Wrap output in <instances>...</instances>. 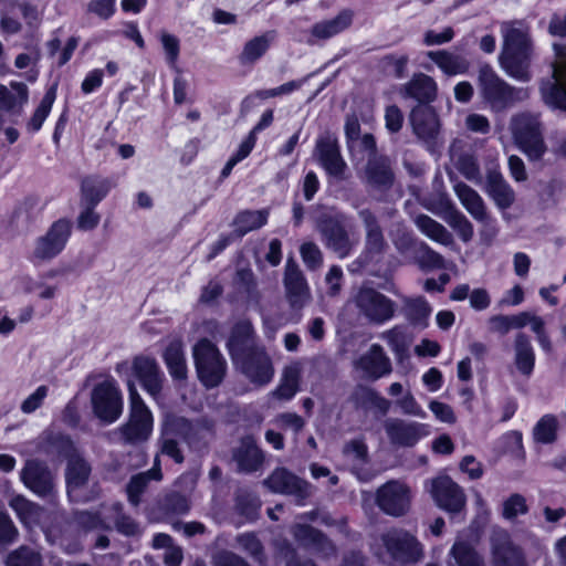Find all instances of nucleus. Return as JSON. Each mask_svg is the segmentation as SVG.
<instances>
[{
	"instance_id": "obj_1",
	"label": "nucleus",
	"mask_w": 566,
	"mask_h": 566,
	"mask_svg": "<svg viewBox=\"0 0 566 566\" xmlns=\"http://www.w3.org/2000/svg\"><path fill=\"white\" fill-rule=\"evenodd\" d=\"M478 88L483 102L494 112H503L528 97V90L504 81L490 64L478 71Z\"/></svg>"
},
{
	"instance_id": "obj_2",
	"label": "nucleus",
	"mask_w": 566,
	"mask_h": 566,
	"mask_svg": "<svg viewBox=\"0 0 566 566\" xmlns=\"http://www.w3.org/2000/svg\"><path fill=\"white\" fill-rule=\"evenodd\" d=\"M129 394V418L119 428L120 438L125 443L138 444L146 440L153 431V415L139 396L134 381H127Z\"/></svg>"
},
{
	"instance_id": "obj_3",
	"label": "nucleus",
	"mask_w": 566,
	"mask_h": 566,
	"mask_svg": "<svg viewBox=\"0 0 566 566\" xmlns=\"http://www.w3.org/2000/svg\"><path fill=\"white\" fill-rule=\"evenodd\" d=\"M510 130L518 148L531 160H538L546 153L542 124L536 115L518 113L511 117Z\"/></svg>"
},
{
	"instance_id": "obj_4",
	"label": "nucleus",
	"mask_w": 566,
	"mask_h": 566,
	"mask_svg": "<svg viewBox=\"0 0 566 566\" xmlns=\"http://www.w3.org/2000/svg\"><path fill=\"white\" fill-rule=\"evenodd\" d=\"M352 303L358 316L374 325H381L390 321L397 310L395 301L378 290L367 285H363L356 290L352 296Z\"/></svg>"
},
{
	"instance_id": "obj_5",
	"label": "nucleus",
	"mask_w": 566,
	"mask_h": 566,
	"mask_svg": "<svg viewBox=\"0 0 566 566\" xmlns=\"http://www.w3.org/2000/svg\"><path fill=\"white\" fill-rule=\"evenodd\" d=\"M195 367L201 384L207 388L219 386L227 374V361L218 347L207 338L192 348Z\"/></svg>"
},
{
	"instance_id": "obj_6",
	"label": "nucleus",
	"mask_w": 566,
	"mask_h": 566,
	"mask_svg": "<svg viewBox=\"0 0 566 566\" xmlns=\"http://www.w3.org/2000/svg\"><path fill=\"white\" fill-rule=\"evenodd\" d=\"M552 80L542 82L541 94L546 105L566 112V44L554 43Z\"/></svg>"
},
{
	"instance_id": "obj_7",
	"label": "nucleus",
	"mask_w": 566,
	"mask_h": 566,
	"mask_svg": "<svg viewBox=\"0 0 566 566\" xmlns=\"http://www.w3.org/2000/svg\"><path fill=\"white\" fill-rule=\"evenodd\" d=\"M91 402L94 415L104 423L115 422L123 412L122 391L114 379L95 385Z\"/></svg>"
},
{
	"instance_id": "obj_8",
	"label": "nucleus",
	"mask_w": 566,
	"mask_h": 566,
	"mask_svg": "<svg viewBox=\"0 0 566 566\" xmlns=\"http://www.w3.org/2000/svg\"><path fill=\"white\" fill-rule=\"evenodd\" d=\"M214 423L206 417L190 421L185 417L167 413V432H177L190 448L200 449L213 436Z\"/></svg>"
},
{
	"instance_id": "obj_9",
	"label": "nucleus",
	"mask_w": 566,
	"mask_h": 566,
	"mask_svg": "<svg viewBox=\"0 0 566 566\" xmlns=\"http://www.w3.org/2000/svg\"><path fill=\"white\" fill-rule=\"evenodd\" d=\"M438 507L450 514L461 513L467 505L464 490L449 475H439L426 483Z\"/></svg>"
},
{
	"instance_id": "obj_10",
	"label": "nucleus",
	"mask_w": 566,
	"mask_h": 566,
	"mask_svg": "<svg viewBox=\"0 0 566 566\" xmlns=\"http://www.w3.org/2000/svg\"><path fill=\"white\" fill-rule=\"evenodd\" d=\"M91 470L90 463L83 458L73 455L69 459L65 479L71 501L87 502L98 495L96 488H90Z\"/></svg>"
},
{
	"instance_id": "obj_11",
	"label": "nucleus",
	"mask_w": 566,
	"mask_h": 566,
	"mask_svg": "<svg viewBox=\"0 0 566 566\" xmlns=\"http://www.w3.org/2000/svg\"><path fill=\"white\" fill-rule=\"evenodd\" d=\"M381 542L391 558L399 564L417 563L423 557L421 543L405 530H389L381 535Z\"/></svg>"
},
{
	"instance_id": "obj_12",
	"label": "nucleus",
	"mask_w": 566,
	"mask_h": 566,
	"mask_svg": "<svg viewBox=\"0 0 566 566\" xmlns=\"http://www.w3.org/2000/svg\"><path fill=\"white\" fill-rule=\"evenodd\" d=\"M375 501L385 514L400 517L410 510L411 491L406 483L391 480L378 488Z\"/></svg>"
},
{
	"instance_id": "obj_13",
	"label": "nucleus",
	"mask_w": 566,
	"mask_h": 566,
	"mask_svg": "<svg viewBox=\"0 0 566 566\" xmlns=\"http://www.w3.org/2000/svg\"><path fill=\"white\" fill-rule=\"evenodd\" d=\"M313 155L327 175L338 180L346 179L347 164L340 154L338 139L335 134L329 132L322 134L316 140Z\"/></svg>"
},
{
	"instance_id": "obj_14",
	"label": "nucleus",
	"mask_w": 566,
	"mask_h": 566,
	"mask_svg": "<svg viewBox=\"0 0 566 566\" xmlns=\"http://www.w3.org/2000/svg\"><path fill=\"white\" fill-rule=\"evenodd\" d=\"M283 286L285 300L293 311H302L312 301L308 283L298 264L291 258L286 261Z\"/></svg>"
},
{
	"instance_id": "obj_15",
	"label": "nucleus",
	"mask_w": 566,
	"mask_h": 566,
	"mask_svg": "<svg viewBox=\"0 0 566 566\" xmlns=\"http://www.w3.org/2000/svg\"><path fill=\"white\" fill-rule=\"evenodd\" d=\"M264 484L274 493L294 496L298 504H303L314 492L311 483L285 468L274 469Z\"/></svg>"
},
{
	"instance_id": "obj_16",
	"label": "nucleus",
	"mask_w": 566,
	"mask_h": 566,
	"mask_svg": "<svg viewBox=\"0 0 566 566\" xmlns=\"http://www.w3.org/2000/svg\"><path fill=\"white\" fill-rule=\"evenodd\" d=\"M233 361L244 376L258 386H264L273 378L274 369L271 358L262 347L254 348Z\"/></svg>"
},
{
	"instance_id": "obj_17",
	"label": "nucleus",
	"mask_w": 566,
	"mask_h": 566,
	"mask_svg": "<svg viewBox=\"0 0 566 566\" xmlns=\"http://www.w3.org/2000/svg\"><path fill=\"white\" fill-rule=\"evenodd\" d=\"M384 429L389 442L395 447L411 448L428 434V426L416 421H407L400 418H388L384 422Z\"/></svg>"
},
{
	"instance_id": "obj_18",
	"label": "nucleus",
	"mask_w": 566,
	"mask_h": 566,
	"mask_svg": "<svg viewBox=\"0 0 566 566\" xmlns=\"http://www.w3.org/2000/svg\"><path fill=\"white\" fill-rule=\"evenodd\" d=\"M490 542L496 566H527L523 549L513 543L506 530L494 527Z\"/></svg>"
},
{
	"instance_id": "obj_19",
	"label": "nucleus",
	"mask_w": 566,
	"mask_h": 566,
	"mask_svg": "<svg viewBox=\"0 0 566 566\" xmlns=\"http://www.w3.org/2000/svg\"><path fill=\"white\" fill-rule=\"evenodd\" d=\"M294 539L303 547L312 549L323 559L337 555V547L322 531L306 524H296L292 527Z\"/></svg>"
},
{
	"instance_id": "obj_20",
	"label": "nucleus",
	"mask_w": 566,
	"mask_h": 566,
	"mask_svg": "<svg viewBox=\"0 0 566 566\" xmlns=\"http://www.w3.org/2000/svg\"><path fill=\"white\" fill-rule=\"evenodd\" d=\"M317 229L325 245L339 258H345L350 253L355 242L350 240L347 230L338 219L322 218L318 221Z\"/></svg>"
},
{
	"instance_id": "obj_21",
	"label": "nucleus",
	"mask_w": 566,
	"mask_h": 566,
	"mask_svg": "<svg viewBox=\"0 0 566 566\" xmlns=\"http://www.w3.org/2000/svg\"><path fill=\"white\" fill-rule=\"evenodd\" d=\"M132 370L143 388L155 400H158L160 398L165 376L156 359L148 356H137L132 363Z\"/></svg>"
},
{
	"instance_id": "obj_22",
	"label": "nucleus",
	"mask_w": 566,
	"mask_h": 566,
	"mask_svg": "<svg viewBox=\"0 0 566 566\" xmlns=\"http://www.w3.org/2000/svg\"><path fill=\"white\" fill-rule=\"evenodd\" d=\"M71 233V226L65 220L54 222L45 235L41 237L34 249V256L49 260L57 255L65 247Z\"/></svg>"
},
{
	"instance_id": "obj_23",
	"label": "nucleus",
	"mask_w": 566,
	"mask_h": 566,
	"mask_svg": "<svg viewBox=\"0 0 566 566\" xmlns=\"http://www.w3.org/2000/svg\"><path fill=\"white\" fill-rule=\"evenodd\" d=\"M503 38L501 53L533 52L530 27L521 20L505 21L501 24Z\"/></svg>"
},
{
	"instance_id": "obj_24",
	"label": "nucleus",
	"mask_w": 566,
	"mask_h": 566,
	"mask_svg": "<svg viewBox=\"0 0 566 566\" xmlns=\"http://www.w3.org/2000/svg\"><path fill=\"white\" fill-rule=\"evenodd\" d=\"M24 485L40 496L51 495L54 478L48 467L38 460H28L21 471Z\"/></svg>"
},
{
	"instance_id": "obj_25",
	"label": "nucleus",
	"mask_w": 566,
	"mask_h": 566,
	"mask_svg": "<svg viewBox=\"0 0 566 566\" xmlns=\"http://www.w3.org/2000/svg\"><path fill=\"white\" fill-rule=\"evenodd\" d=\"M232 460L240 472L251 473L258 471L264 462L263 451L255 439L248 434L242 437L232 449Z\"/></svg>"
},
{
	"instance_id": "obj_26",
	"label": "nucleus",
	"mask_w": 566,
	"mask_h": 566,
	"mask_svg": "<svg viewBox=\"0 0 566 566\" xmlns=\"http://www.w3.org/2000/svg\"><path fill=\"white\" fill-rule=\"evenodd\" d=\"M413 133L426 143L434 140L440 130V122L436 111L426 105H418L410 113Z\"/></svg>"
},
{
	"instance_id": "obj_27",
	"label": "nucleus",
	"mask_w": 566,
	"mask_h": 566,
	"mask_svg": "<svg viewBox=\"0 0 566 566\" xmlns=\"http://www.w3.org/2000/svg\"><path fill=\"white\" fill-rule=\"evenodd\" d=\"M355 365L356 368L360 369L367 377L373 379H378L390 374L392 370L389 357L378 344H373L370 348L359 357Z\"/></svg>"
},
{
	"instance_id": "obj_28",
	"label": "nucleus",
	"mask_w": 566,
	"mask_h": 566,
	"mask_svg": "<svg viewBox=\"0 0 566 566\" xmlns=\"http://www.w3.org/2000/svg\"><path fill=\"white\" fill-rule=\"evenodd\" d=\"M436 81L424 73H415L412 77L400 87V95L403 98H412L421 104H427L437 97Z\"/></svg>"
},
{
	"instance_id": "obj_29",
	"label": "nucleus",
	"mask_w": 566,
	"mask_h": 566,
	"mask_svg": "<svg viewBox=\"0 0 566 566\" xmlns=\"http://www.w3.org/2000/svg\"><path fill=\"white\" fill-rule=\"evenodd\" d=\"M533 52L500 53L499 64L505 74L522 83L531 81Z\"/></svg>"
},
{
	"instance_id": "obj_30",
	"label": "nucleus",
	"mask_w": 566,
	"mask_h": 566,
	"mask_svg": "<svg viewBox=\"0 0 566 566\" xmlns=\"http://www.w3.org/2000/svg\"><path fill=\"white\" fill-rule=\"evenodd\" d=\"M484 190L501 210L509 209L515 201L514 190L495 169L488 171Z\"/></svg>"
},
{
	"instance_id": "obj_31",
	"label": "nucleus",
	"mask_w": 566,
	"mask_h": 566,
	"mask_svg": "<svg viewBox=\"0 0 566 566\" xmlns=\"http://www.w3.org/2000/svg\"><path fill=\"white\" fill-rule=\"evenodd\" d=\"M364 180L378 189H389L394 184L390 161L384 156L368 157Z\"/></svg>"
},
{
	"instance_id": "obj_32",
	"label": "nucleus",
	"mask_w": 566,
	"mask_h": 566,
	"mask_svg": "<svg viewBox=\"0 0 566 566\" xmlns=\"http://www.w3.org/2000/svg\"><path fill=\"white\" fill-rule=\"evenodd\" d=\"M453 189L461 205L475 221L481 223L490 221L485 202L478 191L464 182H457Z\"/></svg>"
},
{
	"instance_id": "obj_33",
	"label": "nucleus",
	"mask_w": 566,
	"mask_h": 566,
	"mask_svg": "<svg viewBox=\"0 0 566 566\" xmlns=\"http://www.w3.org/2000/svg\"><path fill=\"white\" fill-rule=\"evenodd\" d=\"M227 346L233 360L240 359L250 350L258 348L259 346H254L251 323L248 321L237 323L231 331Z\"/></svg>"
},
{
	"instance_id": "obj_34",
	"label": "nucleus",
	"mask_w": 566,
	"mask_h": 566,
	"mask_svg": "<svg viewBox=\"0 0 566 566\" xmlns=\"http://www.w3.org/2000/svg\"><path fill=\"white\" fill-rule=\"evenodd\" d=\"M353 19V10L344 9L336 17L315 23L311 28V35L316 40L331 39L347 30L352 25Z\"/></svg>"
},
{
	"instance_id": "obj_35",
	"label": "nucleus",
	"mask_w": 566,
	"mask_h": 566,
	"mask_svg": "<svg viewBox=\"0 0 566 566\" xmlns=\"http://www.w3.org/2000/svg\"><path fill=\"white\" fill-rule=\"evenodd\" d=\"M163 478L158 459H155L154 467L145 472L137 473L130 478L126 485L127 500L130 505L137 507L142 502V495L146 492L150 481H160Z\"/></svg>"
},
{
	"instance_id": "obj_36",
	"label": "nucleus",
	"mask_w": 566,
	"mask_h": 566,
	"mask_svg": "<svg viewBox=\"0 0 566 566\" xmlns=\"http://www.w3.org/2000/svg\"><path fill=\"white\" fill-rule=\"evenodd\" d=\"M427 56L449 76L464 74L470 67V62L464 56L446 50L429 51Z\"/></svg>"
},
{
	"instance_id": "obj_37",
	"label": "nucleus",
	"mask_w": 566,
	"mask_h": 566,
	"mask_svg": "<svg viewBox=\"0 0 566 566\" xmlns=\"http://www.w3.org/2000/svg\"><path fill=\"white\" fill-rule=\"evenodd\" d=\"M514 363L520 373L530 376L535 365V354L528 336L517 333L514 340Z\"/></svg>"
},
{
	"instance_id": "obj_38",
	"label": "nucleus",
	"mask_w": 566,
	"mask_h": 566,
	"mask_svg": "<svg viewBox=\"0 0 566 566\" xmlns=\"http://www.w3.org/2000/svg\"><path fill=\"white\" fill-rule=\"evenodd\" d=\"M448 566H484V560L470 543L459 539L449 552Z\"/></svg>"
},
{
	"instance_id": "obj_39",
	"label": "nucleus",
	"mask_w": 566,
	"mask_h": 566,
	"mask_svg": "<svg viewBox=\"0 0 566 566\" xmlns=\"http://www.w3.org/2000/svg\"><path fill=\"white\" fill-rule=\"evenodd\" d=\"M114 187V182L108 178L97 176L86 177L82 181V196L86 205L96 206L102 201L109 190Z\"/></svg>"
},
{
	"instance_id": "obj_40",
	"label": "nucleus",
	"mask_w": 566,
	"mask_h": 566,
	"mask_svg": "<svg viewBox=\"0 0 566 566\" xmlns=\"http://www.w3.org/2000/svg\"><path fill=\"white\" fill-rule=\"evenodd\" d=\"M164 360L174 379L185 380L187 378V364L180 340H174L167 346Z\"/></svg>"
},
{
	"instance_id": "obj_41",
	"label": "nucleus",
	"mask_w": 566,
	"mask_h": 566,
	"mask_svg": "<svg viewBox=\"0 0 566 566\" xmlns=\"http://www.w3.org/2000/svg\"><path fill=\"white\" fill-rule=\"evenodd\" d=\"M111 512L112 515L109 517L118 533L128 537H139L143 534L140 524L124 511L122 503H114Z\"/></svg>"
},
{
	"instance_id": "obj_42",
	"label": "nucleus",
	"mask_w": 566,
	"mask_h": 566,
	"mask_svg": "<svg viewBox=\"0 0 566 566\" xmlns=\"http://www.w3.org/2000/svg\"><path fill=\"white\" fill-rule=\"evenodd\" d=\"M275 36V31H268L262 35L255 36L248 41L240 54L241 62L247 64L258 61L263 54H265Z\"/></svg>"
},
{
	"instance_id": "obj_43",
	"label": "nucleus",
	"mask_w": 566,
	"mask_h": 566,
	"mask_svg": "<svg viewBox=\"0 0 566 566\" xmlns=\"http://www.w3.org/2000/svg\"><path fill=\"white\" fill-rule=\"evenodd\" d=\"M559 421L555 415L546 413L535 423L532 434L537 443L551 444L557 440Z\"/></svg>"
},
{
	"instance_id": "obj_44",
	"label": "nucleus",
	"mask_w": 566,
	"mask_h": 566,
	"mask_svg": "<svg viewBox=\"0 0 566 566\" xmlns=\"http://www.w3.org/2000/svg\"><path fill=\"white\" fill-rule=\"evenodd\" d=\"M416 226L429 239L443 244L450 245L453 242L452 234L438 221L427 214H420L416 219Z\"/></svg>"
},
{
	"instance_id": "obj_45",
	"label": "nucleus",
	"mask_w": 566,
	"mask_h": 566,
	"mask_svg": "<svg viewBox=\"0 0 566 566\" xmlns=\"http://www.w3.org/2000/svg\"><path fill=\"white\" fill-rule=\"evenodd\" d=\"M268 216L266 210L240 212L234 219V233L238 237H243L250 231L260 229L266 223Z\"/></svg>"
},
{
	"instance_id": "obj_46",
	"label": "nucleus",
	"mask_w": 566,
	"mask_h": 566,
	"mask_svg": "<svg viewBox=\"0 0 566 566\" xmlns=\"http://www.w3.org/2000/svg\"><path fill=\"white\" fill-rule=\"evenodd\" d=\"M528 513V505L525 496L520 493H513L502 503L501 515L505 521L515 522L518 516Z\"/></svg>"
},
{
	"instance_id": "obj_47",
	"label": "nucleus",
	"mask_w": 566,
	"mask_h": 566,
	"mask_svg": "<svg viewBox=\"0 0 566 566\" xmlns=\"http://www.w3.org/2000/svg\"><path fill=\"white\" fill-rule=\"evenodd\" d=\"M447 223L457 231L462 241L468 242L473 238L474 231L470 220L458 209L451 208L444 218Z\"/></svg>"
},
{
	"instance_id": "obj_48",
	"label": "nucleus",
	"mask_w": 566,
	"mask_h": 566,
	"mask_svg": "<svg viewBox=\"0 0 566 566\" xmlns=\"http://www.w3.org/2000/svg\"><path fill=\"white\" fill-rule=\"evenodd\" d=\"M7 566H43V560L35 549L21 546L8 555Z\"/></svg>"
},
{
	"instance_id": "obj_49",
	"label": "nucleus",
	"mask_w": 566,
	"mask_h": 566,
	"mask_svg": "<svg viewBox=\"0 0 566 566\" xmlns=\"http://www.w3.org/2000/svg\"><path fill=\"white\" fill-rule=\"evenodd\" d=\"M416 262L423 269H446L443 256L432 250L427 243L420 242L416 250Z\"/></svg>"
},
{
	"instance_id": "obj_50",
	"label": "nucleus",
	"mask_w": 566,
	"mask_h": 566,
	"mask_svg": "<svg viewBox=\"0 0 566 566\" xmlns=\"http://www.w3.org/2000/svg\"><path fill=\"white\" fill-rule=\"evenodd\" d=\"M55 86L50 87L48 92L44 94L40 105L35 109L30 122L28 123L29 130L36 132L42 127V124L44 123L45 118L51 112L52 105L55 101Z\"/></svg>"
},
{
	"instance_id": "obj_51",
	"label": "nucleus",
	"mask_w": 566,
	"mask_h": 566,
	"mask_svg": "<svg viewBox=\"0 0 566 566\" xmlns=\"http://www.w3.org/2000/svg\"><path fill=\"white\" fill-rule=\"evenodd\" d=\"M298 389V375L295 369H286L281 384L272 391V396L280 400L292 399Z\"/></svg>"
},
{
	"instance_id": "obj_52",
	"label": "nucleus",
	"mask_w": 566,
	"mask_h": 566,
	"mask_svg": "<svg viewBox=\"0 0 566 566\" xmlns=\"http://www.w3.org/2000/svg\"><path fill=\"white\" fill-rule=\"evenodd\" d=\"M178 437L177 432H167V415L165 416L161 423V447L160 450L164 454L172 458L175 462H184V455L179 449L178 442L175 438Z\"/></svg>"
},
{
	"instance_id": "obj_53",
	"label": "nucleus",
	"mask_w": 566,
	"mask_h": 566,
	"mask_svg": "<svg viewBox=\"0 0 566 566\" xmlns=\"http://www.w3.org/2000/svg\"><path fill=\"white\" fill-rule=\"evenodd\" d=\"M407 316L413 325L424 327L427 318L431 313V307L423 298L410 300L406 304Z\"/></svg>"
},
{
	"instance_id": "obj_54",
	"label": "nucleus",
	"mask_w": 566,
	"mask_h": 566,
	"mask_svg": "<svg viewBox=\"0 0 566 566\" xmlns=\"http://www.w3.org/2000/svg\"><path fill=\"white\" fill-rule=\"evenodd\" d=\"M160 42L165 53L167 64L175 71L179 72L178 59L180 54V41L179 39L166 31L160 33Z\"/></svg>"
},
{
	"instance_id": "obj_55",
	"label": "nucleus",
	"mask_w": 566,
	"mask_h": 566,
	"mask_svg": "<svg viewBox=\"0 0 566 566\" xmlns=\"http://www.w3.org/2000/svg\"><path fill=\"white\" fill-rule=\"evenodd\" d=\"M240 548L248 553L254 560L260 564L265 563L264 548L260 539L252 533L241 534L237 537Z\"/></svg>"
},
{
	"instance_id": "obj_56",
	"label": "nucleus",
	"mask_w": 566,
	"mask_h": 566,
	"mask_svg": "<svg viewBox=\"0 0 566 566\" xmlns=\"http://www.w3.org/2000/svg\"><path fill=\"white\" fill-rule=\"evenodd\" d=\"M260 501L255 494L248 490H239L235 496V509L249 518L254 517L260 509Z\"/></svg>"
},
{
	"instance_id": "obj_57",
	"label": "nucleus",
	"mask_w": 566,
	"mask_h": 566,
	"mask_svg": "<svg viewBox=\"0 0 566 566\" xmlns=\"http://www.w3.org/2000/svg\"><path fill=\"white\" fill-rule=\"evenodd\" d=\"M9 506L19 515V517L27 522L35 518L39 513V506L30 502L23 495H13L9 500Z\"/></svg>"
},
{
	"instance_id": "obj_58",
	"label": "nucleus",
	"mask_w": 566,
	"mask_h": 566,
	"mask_svg": "<svg viewBox=\"0 0 566 566\" xmlns=\"http://www.w3.org/2000/svg\"><path fill=\"white\" fill-rule=\"evenodd\" d=\"M409 56L406 54L401 55H386L381 60V65L385 72L394 75L396 78H402L406 74L407 64Z\"/></svg>"
},
{
	"instance_id": "obj_59",
	"label": "nucleus",
	"mask_w": 566,
	"mask_h": 566,
	"mask_svg": "<svg viewBox=\"0 0 566 566\" xmlns=\"http://www.w3.org/2000/svg\"><path fill=\"white\" fill-rule=\"evenodd\" d=\"M388 248L384 230L365 233V252L369 256L381 255Z\"/></svg>"
},
{
	"instance_id": "obj_60",
	"label": "nucleus",
	"mask_w": 566,
	"mask_h": 566,
	"mask_svg": "<svg viewBox=\"0 0 566 566\" xmlns=\"http://www.w3.org/2000/svg\"><path fill=\"white\" fill-rule=\"evenodd\" d=\"M163 510L167 514H186L190 510V502L185 495L174 492L165 496Z\"/></svg>"
},
{
	"instance_id": "obj_61",
	"label": "nucleus",
	"mask_w": 566,
	"mask_h": 566,
	"mask_svg": "<svg viewBox=\"0 0 566 566\" xmlns=\"http://www.w3.org/2000/svg\"><path fill=\"white\" fill-rule=\"evenodd\" d=\"M380 337L387 342L389 347L396 353H402L407 346V336L402 327L395 326L386 332H384Z\"/></svg>"
},
{
	"instance_id": "obj_62",
	"label": "nucleus",
	"mask_w": 566,
	"mask_h": 566,
	"mask_svg": "<svg viewBox=\"0 0 566 566\" xmlns=\"http://www.w3.org/2000/svg\"><path fill=\"white\" fill-rule=\"evenodd\" d=\"M396 406L401 410L403 415L426 418L427 413L416 400L411 391H406L401 398L396 400Z\"/></svg>"
},
{
	"instance_id": "obj_63",
	"label": "nucleus",
	"mask_w": 566,
	"mask_h": 566,
	"mask_svg": "<svg viewBox=\"0 0 566 566\" xmlns=\"http://www.w3.org/2000/svg\"><path fill=\"white\" fill-rule=\"evenodd\" d=\"M458 170L470 181L481 182L480 168L473 156L463 155L458 159Z\"/></svg>"
},
{
	"instance_id": "obj_64",
	"label": "nucleus",
	"mask_w": 566,
	"mask_h": 566,
	"mask_svg": "<svg viewBox=\"0 0 566 566\" xmlns=\"http://www.w3.org/2000/svg\"><path fill=\"white\" fill-rule=\"evenodd\" d=\"M301 256L310 270L318 269L323 263V254L319 248L313 242H306L301 245Z\"/></svg>"
}]
</instances>
